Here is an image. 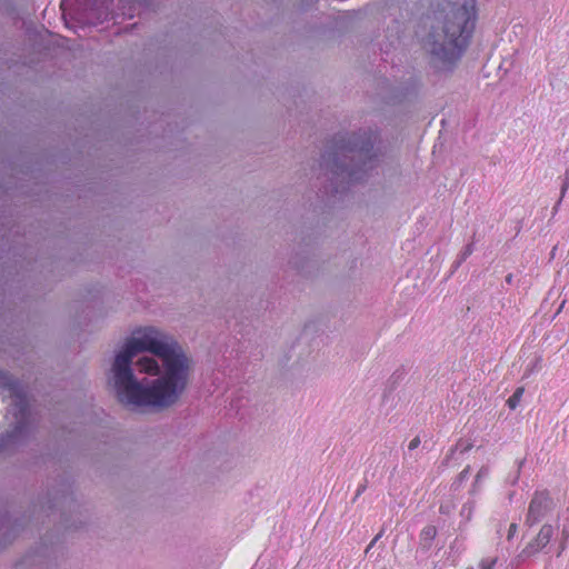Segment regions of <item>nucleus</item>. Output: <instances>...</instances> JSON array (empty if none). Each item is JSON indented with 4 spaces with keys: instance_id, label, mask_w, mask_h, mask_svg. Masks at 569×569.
<instances>
[{
    "instance_id": "9",
    "label": "nucleus",
    "mask_w": 569,
    "mask_h": 569,
    "mask_svg": "<svg viewBox=\"0 0 569 569\" xmlns=\"http://www.w3.org/2000/svg\"><path fill=\"white\" fill-rule=\"evenodd\" d=\"M568 188H569V169H567L565 174H563V182H562V186H561V197H560V200L563 198V196L567 192Z\"/></svg>"
},
{
    "instance_id": "6",
    "label": "nucleus",
    "mask_w": 569,
    "mask_h": 569,
    "mask_svg": "<svg viewBox=\"0 0 569 569\" xmlns=\"http://www.w3.org/2000/svg\"><path fill=\"white\" fill-rule=\"evenodd\" d=\"M553 533L555 528L551 525H543L537 537L528 543L522 552L528 557L536 555L550 542Z\"/></svg>"
},
{
    "instance_id": "1",
    "label": "nucleus",
    "mask_w": 569,
    "mask_h": 569,
    "mask_svg": "<svg viewBox=\"0 0 569 569\" xmlns=\"http://www.w3.org/2000/svg\"><path fill=\"white\" fill-rule=\"evenodd\" d=\"M192 367L172 336L152 326L140 327L116 352L109 382L122 406L163 410L183 395Z\"/></svg>"
},
{
    "instance_id": "13",
    "label": "nucleus",
    "mask_w": 569,
    "mask_h": 569,
    "mask_svg": "<svg viewBox=\"0 0 569 569\" xmlns=\"http://www.w3.org/2000/svg\"><path fill=\"white\" fill-rule=\"evenodd\" d=\"M420 445V438L419 437H415L410 442H409V446H408V449L409 450H415L416 448H418Z\"/></svg>"
},
{
    "instance_id": "15",
    "label": "nucleus",
    "mask_w": 569,
    "mask_h": 569,
    "mask_svg": "<svg viewBox=\"0 0 569 569\" xmlns=\"http://www.w3.org/2000/svg\"><path fill=\"white\" fill-rule=\"evenodd\" d=\"M516 529H517V525L516 523H511L510 525V529H509V535H508L509 539L512 537V535L515 533Z\"/></svg>"
},
{
    "instance_id": "4",
    "label": "nucleus",
    "mask_w": 569,
    "mask_h": 569,
    "mask_svg": "<svg viewBox=\"0 0 569 569\" xmlns=\"http://www.w3.org/2000/svg\"><path fill=\"white\" fill-rule=\"evenodd\" d=\"M0 396L10 399L9 411L14 417V429L11 437H20L24 430L28 419V400L23 387L11 376L0 371Z\"/></svg>"
},
{
    "instance_id": "8",
    "label": "nucleus",
    "mask_w": 569,
    "mask_h": 569,
    "mask_svg": "<svg viewBox=\"0 0 569 569\" xmlns=\"http://www.w3.org/2000/svg\"><path fill=\"white\" fill-rule=\"evenodd\" d=\"M523 392H525V388L519 387L515 390L513 395L507 400V405L511 410L517 408V406L519 405V402L523 396Z\"/></svg>"
},
{
    "instance_id": "3",
    "label": "nucleus",
    "mask_w": 569,
    "mask_h": 569,
    "mask_svg": "<svg viewBox=\"0 0 569 569\" xmlns=\"http://www.w3.org/2000/svg\"><path fill=\"white\" fill-rule=\"evenodd\" d=\"M377 133L370 129L341 137L321 159V171L330 190L339 192L345 183L360 181L377 163L373 150Z\"/></svg>"
},
{
    "instance_id": "2",
    "label": "nucleus",
    "mask_w": 569,
    "mask_h": 569,
    "mask_svg": "<svg viewBox=\"0 0 569 569\" xmlns=\"http://www.w3.org/2000/svg\"><path fill=\"white\" fill-rule=\"evenodd\" d=\"M475 20L476 0H442L437 4L423 48L440 68L451 69L461 58Z\"/></svg>"
},
{
    "instance_id": "19",
    "label": "nucleus",
    "mask_w": 569,
    "mask_h": 569,
    "mask_svg": "<svg viewBox=\"0 0 569 569\" xmlns=\"http://www.w3.org/2000/svg\"><path fill=\"white\" fill-rule=\"evenodd\" d=\"M507 281L510 282L511 281V276H508L507 277Z\"/></svg>"
},
{
    "instance_id": "16",
    "label": "nucleus",
    "mask_w": 569,
    "mask_h": 569,
    "mask_svg": "<svg viewBox=\"0 0 569 569\" xmlns=\"http://www.w3.org/2000/svg\"><path fill=\"white\" fill-rule=\"evenodd\" d=\"M562 536H563V542H562L560 552L565 549V542L568 539V531L566 529L562 530Z\"/></svg>"
},
{
    "instance_id": "10",
    "label": "nucleus",
    "mask_w": 569,
    "mask_h": 569,
    "mask_svg": "<svg viewBox=\"0 0 569 569\" xmlns=\"http://www.w3.org/2000/svg\"><path fill=\"white\" fill-rule=\"evenodd\" d=\"M488 476H489V468L488 467L480 468V470L478 471V473L476 476L475 485L479 483L481 479H485Z\"/></svg>"
},
{
    "instance_id": "14",
    "label": "nucleus",
    "mask_w": 569,
    "mask_h": 569,
    "mask_svg": "<svg viewBox=\"0 0 569 569\" xmlns=\"http://www.w3.org/2000/svg\"><path fill=\"white\" fill-rule=\"evenodd\" d=\"M469 467L465 468L459 475V481H465L469 477Z\"/></svg>"
},
{
    "instance_id": "7",
    "label": "nucleus",
    "mask_w": 569,
    "mask_h": 569,
    "mask_svg": "<svg viewBox=\"0 0 569 569\" xmlns=\"http://www.w3.org/2000/svg\"><path fill=\"white\" fill-rule=\"evenodd\" d=\"M437 529L435 526H427L421 530L420 539L422 542L429 545L436 537Z\"/></svg>"
},
{
    "instance_id": "17",
    "label": "nucleus",
    "mask_w": 569,
    "mask_h": 569,
    "mask_svg": "<svg viewBox=\"0 0 569 569\" xmlns=\"http://www.w3.org/2000/svg\"><path fill=\"white\" fill-rule=\"evenodd\" d=\"M378 538H379V536L375 537L373 541H371L369 547H371L378 540Z\"/></svg>"
},
{
    "instance_id": "5",
    "label": "nucleus",
    "mask_w": 569,
    "mask_h": 569,
    "mask_svg": "<svg viewBox=\"0 0 569 569\" xmlns=\"http://www.w3.org/2000/svg\"><path fill=\"white\" fill-rule=\"evenodd\" d=\"M551 508L552 500L549 495L545 491L536 492L529 503L526 522L529 525L537 523L551 510Z\"/></svg>"
},
{
    "instance_id": "11",
    "label": "nucleus",
    "mask_w": 569,
    "mask_h": 569,
    "mask_svg": "<svg viewBox=\"0 0 569 569\" xmlns=\"http://www.w3.org/2000/svg\"><path fill=\"white\" fill-rule=\"evenodd\" d=\"M496 559H483L479 565V569H493Z\"/></svg>"
},
{
    "instance_id": "12",
    "label": "nucleus",
    "mask_w": 569,
    "mask_h": 569,
    "mask_svg": "<svg viewBox=\"0 0 569 569\" xmlns=\"http://www.w3.org/2000/svg\"><path fill=\"white\" fill-rule=\"evenodd\" d=\"M473 251L472 244L466 246L460 254V261H465Z\"/></svg>"
},
{
    "instance_id": "18",
    "label": "nucleus",
    "mask_w": 569,
    "mask_h": 569,
    "mask_svg": "<svg viewBox=\"0 0 569 569\" xmlns=\"http://www.w3.org/2000/svg\"><path fill=\"white\" fill-rule=\"evenodd\" d=\"M466 510H467V506H463L462 507V513H465Z\"/></svg>"
}]
</instances>
